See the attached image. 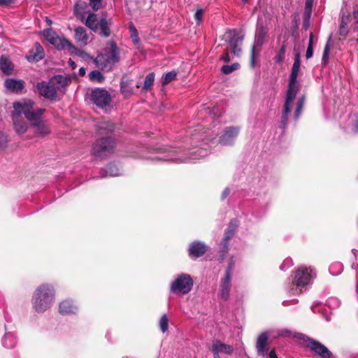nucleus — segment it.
<instances>
[{
  "label": "nucleus",
  "instance_id": "4be33fe9",
  "mask_svg": "<svg viewBox=\"0 0 358 358\" xmlns=\"http://www.w3.org/2000/svg\"><path fill=\"white\" fill-rule=\"evenodd\" d=\"M59 313L62 315L74 314L77 312L78 308L70 300H64L59 303Z\"/></svg>",
  "mask_w": 358,
  "mask_h": 358
},
{
  "label": "nucleus",
  "instance_id": "0eeeda50",
  "mask_svg": "<svg viewBox=\"0 0 358 358\" xmlns=\"http://www.w3.org/2000/svg\"><path fill=\"white\" fill-rule=\"evenodd\" d=\"M194 281L190 275L181 273L171 283V292L176 294H187L192 289Z\"/></svg>",
  "mask_w": 358,
  "mask_h": 358
},
{
  "label": "nucleus",
  "instance_id": "3c124183",
  "mask_svg": "<svg viewBox=\"0 0 358 358\" xmlns=\"http://www.w3.org/2000/svg\"><path fill=\"white\" fill-rule=\"evenodd\" d=\"M313 3V0H306V5H305L306 12L311 10Z\"/></svg>",
  "mask_w": 358,
  "mask_h": 358
},
{
  "label": "nucleus",
  "instance_id": "13d9d810",
  "mask_svg": "<svg viewBox=\"0 0 358 358\" xmlns=\"http://www.w3.org/2000/svg\"><path fill=\"white\" fill-rule=\"evenodd\" d=\"M340 34L341 35H346L347 34L344 29V26L343 24H341L340 27Z\"/></svg>",
  "mask_w": 358,
  "mask_h": 358
},
{
  "label": "nucleus",
  "instance_id": "cd10ccee",
  "mask_svg": "<svg viewBox=\"0 0 358 358\" xmlns=\"http://www.w3.org/2000/svg\"><path fill=\"white\" fill-rule=\"evenodd\" d=\"M66 50H67L71 54H75L80 59L87 61L88 59L93 60L95 57L90 56L88 53L85 51L78 50L75 45L71 42H69L66 45Z\"/></svg>",
  "mask_w": 358,
  "mask_h": 358
},
{
  "label": "nucleus",
  "instance_id": "9d476101",
  "mask_svg": "<svg viewBox=\"0 0 358 358\" xmlns=\"http://www.w3.org/2000/svg\"><path fill=\"white\" fill-rule=\"evenodd\" d=\"M298 338L304 342L307 348L321 358H330L331 357V352L326 346L319 341L312 339L303 334H299Z\"/></svg>",
  "mask_w": 358,
  "mask_h": 358
},
{
  "label": "nucleus",
  "instance_id": "5fc2aeb1",
  "mask_svg": "<svg viewBox=\"0 0 358 358\" xmlns=\"http://www.w3.org/2000/svg\"><path fill=\"white\" fill-rule=\"evenodd\" d=\"M297 302H298V300H296V299H293V300H292V301H283L282 304H283L285 306H288V305H289V304H296Z\"/></svg>",
  "mask_w": 358,
  "mask_h": 358
},
{
  "label": "nucleus",
  "instance_id": "e433bc0d",
  "mask_svg": "<svg viewBox=\"0 0 358 358\" xmlns=\"http://www.w3.org/2000/svg\"><path fill=\"white\" fill-rule=\"evenodd\" d=\"M177 74L178 73L176 71H171L164 74V76L162 77V85H166L173 80L176 78Z\"/></svg>",
  "mask_w": 358,
  "mask_h": 358
},
{
  "label": "nucleus",
  "instance_id": "f704fd0d",
  "mask_svg": "<svg viewBox=\"0 0 358 358\" xmlns=\"http://www.w3.org/2000/svg\"><path fill=\"white\" fill-rule=\"evenodd\" d=\"M102 171L105 172L103 176H117L120 174L116 166L112 164L106 166Z\"/></svg>",
  "mask_w": 358,
  "mask_h": 358
},
{
  "label": "nucleus",
  "instance_id": "7c9ffc66",
  "mask_svg": "<svg viewBox=\"0 0 358 358\" xmlns=\"http://www.w3.org/2000/svg\"><path fill=\"white\" fill-rule=\"evenodd\" d=\"M16 342L15 335L10 332L6 333L2 339L3 345L8 349L13 348L15 345Z\"/></svg>",
  "mask_w": 358,
  "mask_h": 358
},
{
  "label": "nucleus",
  "instance_id": "dca6fc26",
  "mask_svg": "<svg viewBox=\"0 0 358 358\" xmlns=\"http://www.w3.org/2000/svg\"><path fill=\"white\" fill-rule=\"evenodd\" d=\"M237 227V221L236 220H232L224 233V236L221 243V252L223 253V255L228 251V241L234 236Z\"/></svg>",
  "mask_w": 358,
  "mask_h": 358
},
{
  "label": "nucleus",
  "instance_id": "473e14b6",
  "mask_svg": "<svg viewBox=\"0 0 358 358\" xmlns=\"http://www.w3.org/2000/svg\"><path fill=\"white\" fill-rule=\"evenodd\" d=\"M155 75L152 72L146 76L143 85V90L149 91L152 89L155 81Z\"/></svg>",
  "mask_w": 358,
  "mask_h": 358
},
{
  "label": "nucleus",
  "instance_id": "f257e3e1",
  "mask_svg": "<svg viewBox=\"0 0 358 358\" xmlns=\"http://www.w3.org/2000/svg\"><path fill=\"white\" fill-rule=\"evenodd\" d=\"M34 102L31 99H22L13 103V108L17 112H23L25 117L30 122L32 127L36 129V133L40 136H45L50 133V129L46 122L42 118L45 109L34 108ZM18 114V113H17Z\"/></svg>",
  "mask_w": 358,
  "mask_h": 358
},
{
  "label": "nucleus",
  "instance_id": "f3484780",
  "mask_svg": "<svg viewBox=\"0 0 358 358\" xmlns=\"http://www.w3.org/2000/svg\"><path fill=\"white\" fill-rule=\"evenodd\" d=\"M207 250V246L202 242L194 241L189 245V256L191 258H199L203 256Z\"/></svg>",
  "mask_w": 358,
  "mask_h": 358
},
{
  "label": "nucleus",
  "instance_id": "09e8293b",
  "mask_svg": "<svg viewBox=\"0 0 358 358\" xmlns=\"http://www.w3.org/2000/svg\"><path fill=\"white\" fill-rule=\"evenodd\" d=\"M329 45L328 43H327L325 45L324 52H323V55H322L323 61H325L327 59V58L329 57Z\"/></svg>",
  "mask_w": 358,
  "mask_h": 358
},
{
  "label": "nucleus",
  "instance_id": "6e6d98bb",
  "mask_svg": "<svg viewBox=\"0 0 358 358\" xmlns=\"http://www.w3.org/2000/svg\"><path fill=\"white\" fill-rule=\"evenodd\" d=\"M68 64L72 69H75L76 68V63L71 59H69V60L68 61Z\"/></svg>",
  "mask_w": 358,
  "mask_h": 358
},
{
  "label": "nucleus",
  "instance_id": "a211bd4d",
  "mask_svg": "<svg viewBox=\"0 0 358 358\" xmlns=\"http://www.w3.org/2000/svg\"><path fill=\"white\" fill-rule=\"evenodd\" d=\"M17 112L14 108V110L12 112V118L13 121L14 128L15 131L19 134H24L27 130V124L23 122L18 120V118L21 117V113H23V112L21 110L20 112Z\"/></svg>",
  "mask_w": 358,
  "mask_h": 358
},
{
  "label": "nucleus",
  "instance_id": "a878e982",
  "mask_svg": "<svg viewBox=\"0 0 358 358\" xmlns=\"http://www.w3.org/2000/svg\"><path fill=\"white\" fill-rule=\"evenodd\" d=\"M5 87L13 92H20L24 88V82L20 80L8 78L5 81Z\"/></svg>",
  "mask_w": 358,
  "mask_h": 358
},
{
  "label": "nucleus",
  "instance_id": "9b49d317",
  "mask_svg": "<svg viewBox=\"0 0 358 358\" xmlns=\"http://www.w3.org/2000/svg\"><path fill=\"white\" fill-rule=\"evenodd\" d=\"M234 263L232 259H230L229 265L226 269L225 274L220 283V297L224 300L227 301L229 298L231 291V280L233 272Z\"/></svg>",
  "mask_w": 358,
  "mask_h": 358
},
{
  "label": "nucleus",
  "instance_id": "f03ea898",
  "mask_svg": "<svg viewBox=\"0 0 358 358\" xmlns=\"http://www.w3.org/2000/svg\"><path fill=\"white\" fill-rule=\"evenodd\" d=\"M301 61L300 54L296 53L294 55V62L293 64L292 71L289 76V82L285 104L283 106L282 117L280 121V128L285 129L287 125L288 116L292 109V103L298 93L299 85L297 81V76L300 70Z\"/></svg>",
  "mask_w": 358,
  "mask_h": 358
},
{
  "label": "nucleus",
  "instance_id": "052dcab7",
  "mask_svg": "<svg viewBox=\"0 0 358 358\" xmlns=\"http://www.w3.org/2000/svg\"><path fill=\"white\" fill-rule=\"evenodd\" d=\"M8 3L7 0H0V5H5Z\"/></svg>",
  "mask_w": 358,
  "mask_h": 358
},
{
  "label": "nucleus",
  "instance_id": "de8ad7c7",
  "mask_svg": "<svg viewBox=\"0 0 358 358\" xmlns=\"http://www.w3.org/2000/svg\"><path fill=\"white\" fill-rule=\"evenodd\" d=\"M194 18L197 21L198 24H200L203 19V10L199 9L196 11L194 14Z\"/></svg>",
  "mask_w": 358,
  "mask_h": 358
},
{
  "label": "nucleus",
  "instance_id": "412c9836",
  "mask_svg": "<svg viewBox=\"0 0 358 358\" xmlns=\"http://www.w3.org/2000/svg\"><path fill=\"white\" fill-rule=\"evenodd\" d=\"M344 130L349 134L358 132V118L355 115H350L343 126Z\"/></svg>",
  "mask_w": 358,
  "mask_h": 358
},
{
  "label": "nucleus",
  "instance_id": "39448f33",
  "mask_svg": "<svg viewBox=\"0 0 358 358\" xmlns=\"http://www.w3.org/2000/svg\"><path fill=\"white\" fill-rule=\"evenodd\" d=\"M315 273L310 268L301 266L294 273L292 287L289 292L291 296L299 295L302 293L301 288L309 285L314 278Z\"/></svg>",
  "mask_w": 358,
  "mask_h": 358
},
{
  "label": "nucleus",
  "instance_id": "ddd939ff",
  "mask_svg": "<svg viewBox=\"0 0 358 358\" xmlns=\"http://www.w3.org/2000/svg\"><path fill=\"white\" fill-rule=\"evenodd\" d=\"M43 36L46 40L57 50H66L69 41L65 38L59 37L52 29L43 30Z\"/></svg>",
  "mask_w": 358,
  "mask_h": 358
},
{
  "label": "nucleus",
  "instance_id": "7ed1b4c3",
  "mask_svg": "<svg viewBox=\"0 0 358 358\" xmlns=\"http://www.w3.org/2000/svg\"><path fill=\"white\" fill-rule=\"evenodd\" d=\"M120 60V50L114 41L107 43L98 55L93 59L96 66L105 71H111Z\"/></svg>",
  "mask_w": 358,
  "mask_h": 358
},
{
  "label": "nucleus",
  "instance_id": "c9c22d12",
  "mask_svg": "<svg viewBox=\"0 0 358 358\" xmlns=\"http://www.w3.org/2000/svg\"><path fill=\"white\" fill-rule=\"evenodd\" d=\"M89 78L92 81L102 83L104 80L103 74L97 70L92 71L89 74Z\"/></svg>",
  "mask_w": 358,
  "mask_h": 358
},
{
  "label": "nucleus",
  "instance_id": "c756f323",
  "mask_svg": "<svg viewBox=\"0 0 358 358\" xmlns=\"http://www.w3.org/2000/svg\"><path fill=\"white\" fill-rule=\"evenodd\" d=\"M99 21L97 15L94 13H90L87 17L85 25L94 31H97L99 28Z\"/></svg>",
  "mask_w": 358,
  "mask_h": 358
},
{
  "label": "nucleus",
  "instance_id": "58836bf2",
  "mask_svg": "<svg viewBox=\"0 0 358 358\" xmlns=\"http://www.w3.org/2000/svg\"><path fill=\"white\" fill-rule=\"evenodd\" d=\"M239 67L240 65L238 63H234L231 65H224L222 67V71L223 73L228 75L237 70Z\"/></svg>",
  "mask_w": 358,
  "mask_h": 358
},
{
  "label": "nucleus",
  "instance_id": "603ef678",
  "mask_svg": "<svg viewBox=\"0 0 358 358\" xmlns=\"http://www.w3.org/2000/svg\"><path fill=\"white\" fill-rule=\"evenodd\" d=\"M221 59L225 62H229L230 56L229 52L227 51L224 55H222Z\"/></svg>",
  "mask_w": 358,
  "mask_h": 358
},
{
  "label": "nucleus",
  "instance_id": "5701e85b",
  "mask_svg": "<svg viewBox=\"0 0 358 358\" xmlns=\"http://www.w3.org/2000/svg\"><path fill=\"white\" fill-rule=\"evenodd\" d=\"M268 335L264 332L262 333L257 338L256 348L257 353L259 355L265 356L266 354V345L268 343Z\"/></svg>",
  "mask_w": 358,
  "mask_h": 358
},
{
  "label": "nucleus",
  "instance_id": "ea45409f",
  "mask_svg": "<svg viewBox=\"0 0 358 358\" xmlns=\"http://www.w3.org/2000/svg\"><path fill=\"white\" fill-rule=\"evenodd\" d=\"M159 327L161 331L164 333L168 330L169 320L166 315H163L159 320Z\"/></svg>",
  "mask_w": 358,
  "mask_h": 358
},
{
  "label": "nucleus",
  "instance_id": "0e129e2a",
  "mask_svg": "<svg viewBox=\"0 0 358 358\" xmlns=\"http://www.w3.org/2000/svg\"><path fill=\"white\" fill-rule=\"evenodd\" d=\"M136 87H137V88H139V87H140V84H137V85H136Z\"/></svg>",
  "mask_w": 358,
  "mask_h": 358
},
{
  "label": "nucleus",
  "instance_id": "a18cd8bd",
  "mask_svg": "<svg viewBox=\"0 0 358 358\" xmlns=\"http://www.w3.org/2000/svg\"><path fill=\"white\" fill-rule=\"evenodd\" d=\"M285 47L282 45L279 51V53L275 57V62L277 63H281L285 58Z\"/></svg>",
  "mask_w": 358,
  "mask_h": 358
},
{
  "label": "nucleus",
  "instance_id": "680f3d73",
  "mask_svg": "<svg viewBox=\"0 0 358 358\" xmlns=\"http://www.w3.org/2000/svg\"><path fill=\"white\" fill-rule=\"evenodd\" d=\"M214 358H220V355L217 352H213Z\"/></svg>",
  "mask_w": 358,
  "mask_h": 358
},
{
  "label": "nucleus",
  "instance_id": "2f4dec72",
  "mask_svg": "<svg viewBox=\"0 0 358 358\" xmlns=\"http://www.w3.org/2000/svg\"><path fill=\"white\" fill-rule=\"evenodd\" d=\"M100 35L104 37H108L110 35V29L108 22L106 18L103 17L99 20Z\"/></svg>",
  "mask_w": 358,
  "mask_h": 358
},
{
  "label": "nucleus",
  "instance_id": "49530a36",
  "mask_svg": "<svg viewBox=\"0 0 358 358\" xmlns=\"http://www.w3.org/2000/svg\"><path fill=\"white\" fill-rule=\"evenodd\" d=\"M8 138L3 134H0V150L7 147Z\"/></svg>",
  "mask_w": 358,
  "mask_h": 358
},
{
  "label": "nucleus",
  "instance_id": "20e7f679",
  "mask_svg": "<svg viewBox=\"0 0 358 358\" xmlns=\"http://www.w3.org/2000/svg\"><path fill=\"white\" fill-rule=\"evenodd\" d=\"M55 301V289L50 285L43 284L37 287L33 294L31 303L37 313H44Z\"/></svg>",
  "mask_w": 358,
  "mask_h": 358
},
{
  "label": "nucleus",
  "instance_id": "aec40b11",
  "mask_svg": "<svg viewBox=\"0 0 358 358\" xmlns=\"http://www.w3.org/2000/svg\"><path fill=\"white\" fill-rule=\"evenodd\" d=\"M199 154H198V155L201 156L200 154L201 152H203V151L201 150H199ZM196 156H197V154H194V157H192L191 159H187V158L182 159L180 157H176L175 152H173V151H170L167 154L164 155L163 156H157L156 158L159 160H164V161L187 162L190 161L191 159H197V157Z\"/></svg>",
  "mask_w": 358,
  "mask_h": 358
},
{
  "label": "nucleus",
  "instance_id": "37998d69",
  "mask_svg": "<svg viewBox=\"0 0 358 358\" xmlns=\"http://www.w3.org/2000/svg\"><path fill=\"white\" fill-rule=\"evenodd\" d=\"M342 269V265L339 263L336 264L335 265H331L329 267V272L332 275H337L338 274Z\"/></svg>",
  "mask_w": 358,
  "mask_h": 358
},
{
  "label": "nucleus",
  "instance_id": "4c0bfd02",
  "mask_svg": "<svg viewBox=\"0 0 358 358\" xmlns=\"http://www.w3.org/2000/svg\"><path fill=\"white\" fill-rule=\"evenodd\" d=\"M304 101H305L304 97H303V96L300 97L297 101L296 107L294 110V120H297L301 114V112H302V110L303 108V105H304Z\"/></svg>",
  "mask_w": 358,
  "mask_h": 358
},
{
  "label": "nucleus",
  "instance_id": "69168bd1",
  "mask_svg": "<svg viewBox=\"0 0 358 358\" xmlns=\"http://www.w3.org/2000/svg\"><path fill=\"white\" fill-rule=\"evenodd\" d=\"M243 2H247V1H248V0H243Z\"/></svg>",
  "mask_w": 358,
  "mask_h": 358
},
{
  "label": "nucleus",
  "instance_id": "4468645a",
  "mask_svg": "<svg viewBox=\"0 0 358 358\" xmlns=\"http://www.w3.org/2000/svg\"><path fill=\"white\" fill-rule=\"evenodd\" d=\"M228 38V43L232 52L236 56H239L241 53V45L243 41V37L240 36L238 33L235 30H229L226 33Z\"/></svg>",
  "mask_w": 358,
  "mask_h": 358
},
{
  "label": "nucleus",
  "instance_id": "bf43d9fd",
  "mask_svg": "<svg viewBox=\"0 0 358 358\" xmlns=\"http://www.w3.org/2000/svg\"><path fill=\"white\" fill-rule=\"evenodd\" d=\"M79 74H80V76H83L85 74V69L83 67H81L79 69Z\"/></svg>",
  "mask_w": 358,
  "mask_h": 358
},
{
  "label": "nucleus",
  "instance_id": "f8f14e48",
  "mask_svg": "<svg viewBox=\"0 0 358 358\" xmlns=\"http://www.w3.org/2000/svg\"><path fill=\"white\" fill-rule=\"evenodd\" d=\"M91 99L94 104L100 108L108 106L111 102L110 93L102 88H96L92 91Z\"/></svg>",
  "mask_w": 358,
  "mask_h": 358
},
{
  "label": "nucleus",
  "instance_id": "a19ab883",
  "mask_svg": "<svg viewBox=\"0 0 358 358\" xmlns=\"http://www.w3.org/2000/svg\"><path fill=\"white\" fill-rule=\"evenodd\" d=\"M130 36L134 43H138L139 38L138 36L137 29L135 28L134 24L129 26Z\"/></svg>",
  "mask_w": 358,
  "mask_h": 358
},
{
  "label": "nucleus",
  "instance_id": "b1692460",
  "mask_svg": "<svg viewBox=\"0 0 358 358\" xmlns=\"http://www.w3.org/2000/svg\"><path fill=\"white\" fill-rule=\"evenodd\" d=\"M75 40L83 46L89 43L90 38L85 28L79 27L75 29Z\"/></svg>",
  "mask_w": 358,
  "mask_h": 358
},
{
  "label": "nucleus",
  "instance_id": "423d86ee",
  "mask_svg": "<svg viewBox=\"0 0 358 358\" xmlns=\"http://www.w3.org/2000/svg\"><path fill=\"white\" fill-rule=\"evenodd\" d=\"M57 84L60 85V87H64L67 85L68 80L66 77L59 75L55 76L50 83H38L36 87L41 96L54 99L56 97L57 91L59 88V86H56Z\"/></svg>",
  "mask_w": 358,
  "mask_h": 358
},
{
  "label": "nucleus",
  "instance_id": "79ce46f5",
  "mask_svg": "<svg viewBox=\"0 0 358 358\" xmlns=\"http://www.w3.org/2000/svg\"><path fill=\"white\" fill-rule=\"evenodd\" d=\"M313 54V34H310L308 42V46L306 50V59H310L312 57Z\"/></svg>",
  "mask_w": 358,
  "mask_h": 358
},
{
  "label": "nucleus",
  "instance_id": "72a5a7b5",
  "mask_svg": "<svg viewBox=\"0 0 358 358\" xmlns=\"http://www.w3.org/2000/svg\"><path fill=\"white\" fill-rule=\"evenodd\" d=\"M120 90L122 94L125 96H130L133 94V87L128 81H122L120 85Z\"/></svg>",
  "mask_w": 358,
  "mask_h": 358
},
{
  "label": "nucleus",
  "instance_id": "393cba45",
  "mask_svg": "<svg viewBox=\"0 0 358 358\" xmlns=\"http://www.w3.org/2000/svg\"><path fill=\"white\" fill-rule=\"evenodd\" d=\"M212 351L213 352H217L218 355L220 352L231 355L234 351V348L230 345H227L220 341H216L213 343Z\"/></svg>",
  "mask_w": 358,
  "mask_h": 358
},
{
  "label": "nucleus",
  "instance_id": "2eb2a0df",
  "mask_svg": "<svg viewBox=\"0 0 358 358\" xmlns=\"http://www.w3.org/2000/svg\"><path fill=\"white\" fill-rule=\"evenodd\" d=\"M240 131L238 127H228L224 130L219 138V142L223 145H231L234 144Z\"/></svg>",
  "mask_w": 358,
  "mask_h": 358
},
{
  "label": "nucleus",
  "instance_id": "8fccbe9b",
  "mask_svg": "<svg viewBox=\"0 0 358 358\" xmlns=\"http://www.w3.org/2000/svg\"><path fill=\"white\" fill-rule=\"evenodd\" d=\"M292 264V260L287 259L280 266L281 270H285L286 268L289 267Z\"/></svg>",
  "mask_w": 358,
  "mask_h": 358
},
{
  "label": "nucleus",
  "instance_id": "1a4fd4ad",
  "mask_svg": "<svg viewBox=\"0 0 358 358\" xmlns=\"http://www.w3.org/2000/svg\"><path fill=\"white\" fill-rule=\"evenodd\" d=\"M115 141L110 137L101 138L94 143L92 152L96 157H104L113 152Z\"/></svg>",
  "mask_w": 358,
  "mask_h": 358
},
{
  "label": "nucleus",
  "instance_id": "864d4df0",
  "mask_svg": "<svg viewBox=\"0 0 358 358\" xmlns=\"http://www.w3.org/2000/svg\"><path fill=\"white\" fill-rule=\"evenodd\" d=\"M230 190L229 188H226L222 194V199H226L229 194Z\"/></svg>",
  "mask_w": 358,
  "mask_h": 358
},
{
  "label": "nucleus",
  "instance_id": "c03bdc74",
  "mask_svg": "<svg viewBox=\"0 0 358 358\" xmlns=\"http://www.w3.org/2000/svg\"><path fill=\"white\" fill-rule=\"evenodd\" d=\"M90 6L93 10H97L101 8L102 0H90Z\"/></svg>",
  "mask_w": 358,
  "mask_h": 358
},
{
  "label": "nucleus",
  "instance_id": "6e6552de",
  "mask_svg": "<svg viewBox=\"0 0 358 358\" xmlns=\"http://www.w3.org/2000/svg\"><path fill=\"white\" fill-rule=\"evenodd\" d=\"M267 29L264 25H257L255 32V38L252 48V52L250 57V66L252 68H254L256 65V55H259L260 48L263 45L264 43L265 38L267 35Z\"/></svg>",
  "mask_w": 358,
  "mask_h": 358
},
{
  "label": "nucleus",
  "instance_id": "4d7b16f0",
  "mask_svg": "<svg viewBox=\"0 0 358 358\" xmlns=\"http://www.w3.org/2000/svg\"><path fill=\"white\" fill-rule=\"evenodd\" d=\"M269 358H278L277 355L274 350H271L268 354Z\"/></svg>",
  "mask_w": 358,
  "mask_h": 358
},
{
  "label": "nucleus",
  "instance_id": "e2e57ef3",
  "mask_svg": "<svg viewBox=\"0 0 358 358\" xmlns=\"http://www.w3.org/2000/svg\"><path fill=\"white\" fill-rule=\"evenodd\" d=\"M47 22L49 24H52V21L49 19L47 18Z\"/></svg>",
  "mask_w": 358,
  "mask_h": 358
},
{
  "label": "nucleus",
  "instance_id": "c85d7f7f",
  "mask_svg": "<svg viewBox=\"0 0 358 358\" xmlns=\"http://www.w3.org/2000/svg\"><path fill=\"white\" fill-rule=\"evenodd\" d=\"M114 124L109 121L101 122L97 124V131L99 134L111 133L114 131Z\"/></svg>",
  "mask_w": 358,
  "mask_h": 358
},
{
  "label": "nucleus",
  "instance_id": "6ab92c4d",
  "mask_svg": "<svg viewBox=\"0 0 358 358\" xmlns=\"http://www.w3.org/2000/svg\"><path fill=\"white\" fill-rule=\"evenodd\" d=\"M45 57V52L43 47L39 43L36 42L34 44V48L29 51V55L27 58L29 61L38 62L42 59Z\"/></svg>",
  "mask_w": 358,
  "mask_h": 358
},
{
  "label": "nucleus",
  "instance_id": "bb28decb",
  "mask_svg": "<svg viewBox=\"0 0 358 358\" xmlns=\"http://www.w3.org/2000/svg\"><path fill=\"white\" fill-rule=\"evenodd\" d=\"M0 69L5 75H10L13 70V64L8 56L3 55L0 57Z\"/></svg>",
  "mask_w": 358,
  "mask_h": 358
}]
</instances>
